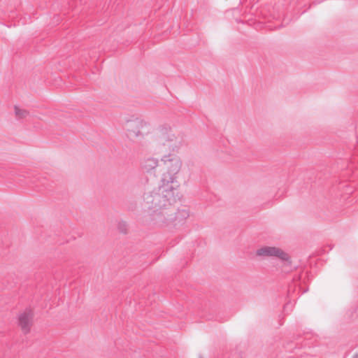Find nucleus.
Masks as SVG:
<instances>
[{"instance_id":"nucleus-1","label":"nucleus","mask_w":358,"mask_h":358,"mask_svg":"<svg viewBox=\"0 0 358 358\" xmlns=\"http://www.w3.org/2000/svg\"><path fill=\"white\" fill-rule=\"evenodd\" d=\"M175 191V185L161 182L159 187L144 193L141 208L150 213L156 224L162 222L165 212L172 206L176 200Z\"/></svg>"},{"instance_id":"nucleus-2","label":"nucleus","mask_w":358,"mask_h":358,"mask_svg":"<svg viewBox=\"0 0 358 358\" xmlns=\"http://www.w3.org/2000/svg\"><path fill=\"white\" fill-rule=\"evenodd\" d=\"M162 162L167 171L162 175L161 182L171 184L176 187L178 186L176 175L179 173L182 166L180 157L174 154H169L162 158Z\"/></svg>"},{"instance_id":"nucleus-3","label":"nucleus","mask_w":358,"mask_h":358,"mask_svg":"<svg viewBox=\"0 0 358 358\" xmlns=\"http://www.w3.org/2000/svg\"><path fill=\"white\" fill-rule=\"evenodd\" d=\"M149 123L141 118L129 120L125 123L127 136L131 138H143L145 134L149 132Z\"/></svg>"},{"instance_id":"nucleus-4","label":"nucleus","mask_w":358,"mask_h":358,"mask_svg":"<svg viewBox=\"0 0 358 358\" xmlns=\"http://www.w3.org/2000/svg\"><path fill=\"white\" fill-rule=\"evenodd\" d=\"M189 216V211L186 209L178 210L175 212V209L170 207L169 210L165 212V215L162 217L161 222L158 224L174 223L175 225L183 223V222Z\"/></svg>"},{"instance_id":"nucleus-5","label":"nucleus","mask_w":358,"mask_h":358,"mask_svg":"<svg viewBox=\"0 0 358 358\" xmlns=\"http://www.w3.org/2000/svg\"><path fill=\"white\" fill-rule=\"evenodd\" d=\"M256 255L262 258H278L282 261H289V255L282 249L275 246H263L256 251Z\"/></svg>"},{"instance_id":"nucleus-6","label":"nucleus","mask_w":358,"mask_h":358,"mask_svg":"<svg viewBox=\"0 0 358 358\" xmlns=\"http://www.w3.org/2000/svg\"><path fill=\"white\" fill-rule=\"evenodd\" d=\"M33 313L30 309H26L19 315L18 324L24 334L29 332L32 324Z\"/></svg>"},{"instance_id":"nucleus-7","label":"nucleus","mask_w":358,"mask_h":358,"mask_svg":"<svg viewBox=\"0 0 358 358\" xmlns=\"http://www.w3.org/2000/svg\"><path fill=\"white\" fill-rule=\"evenodd\" d=\"M156 138L159 143L165 145L166 143L172 142L176 138L170 127H163L159 128L156 131Z\"/></svg>"},{"instance_id":"nucleus-8","label":"nucleus","mask_w":358,"mask_h":358,"mask_svg":"<svg viewBox=\"0 0 358 358\" xmlns=\"http://www.w3.org/2000/svg\"><path fill=\"white\" fill-rule=\"evenodd\" d=\"M158 166V160L153 157H149L145 159L141 164L142 169L150 172L155 169Z\"/></svg>"},{"instance_id":"nucleus-9","label":"nucleus","mask_w":358,"mask_h":358,"mask_svg":"<svg viewBox=\"0 0 358 358\" xmlns=\"http://www.w3.org/2000/svg\"><path fill=\"white\" fill-rule=\"evenodd\" d=\"M14 109L15 116L18 120L24 119L29 115V112L25 109L20 108L17 106H15Z\"/></svg>"},{"instance_id":"nucleus-10","label":"nucleus","mask_w":358,"mask_h":358,"mask_svg":"<svg viewBox=\"0 0 358 358\" xmlns=\"http://www.w3.org/2000/svg\"><path fill=\"white\" fill-rule=\"evenodd\" d=\"M117 229L118 230L123 234H125L127 230V224L124 221H120L117 224Z\"/></svg>"},{"instance_id":"nucleus-11","label":"nucleus","mask_w":358,"mask_h":358,"mask_svg":"<svg viewBox=\"0 0 358 358\" xmlns=\"http://www.w3.org/2000/svg\"><path fill=\"white\" fill-rule=\"evenodd\" d=\"M354 358H358V355L357 354L355 355Z\"/></svg>"},{"instance_id":"nucleus-12","label":"nucleus","mask_w":358,"mask_h":358,"mask_svg":"<svg viewBox=\"0 0 358 358\" xmlns=\"http://www.w3.org/2000/svg\"><path fill=\"white\" fill-rule=\"evenodd\" d=\"M199 358H201V357H199Z\"/></svg>"}]
</instances>
